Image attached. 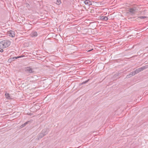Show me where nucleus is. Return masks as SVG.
<instances>
[{
  "mask_svg": "<svg viewBox=\"0 0 148 148\" xmlns=\"http://www.w3.org/2000/svg\"><path fill=\"white\" fill-rule=\"evenodd\" d=\"M49 130L47 128L43 129L42 131V133L44 134L45 135H46L49 132Z\"/></svg>",
  "mask_w": 148,
  "mask_h": 148,
  "instance_id": "obj_5",
  "label": "nucleus"
},
{
  "mask_svg": "<svg viewBox=\"0 0 148 148\" xmlns=\"http://www.w3.org/2000/svg\"><path fill=\"white\" fill-rule=\"evenodd\" d=\"M89 81V79L86 80L84 82H83L82 83L80 84V85H82L84 84H85L86 83H87V82H88V81Z\"/></svg>",
  "mask_w": 148,
  "mask_h": 148,
  "instance_id": "obj_14",
  "label": "nucleus"
},
{
  "mask_svg": "<svg viewBox=\"0 0 148 148\" xmlns=\"http://www.w3.org/2000/svg\"><path fill=\"white\" fill-rule=\"evenodd\" d=\"M29 121H27L24 124H23L21 125V127H23L25 126L26 125H27L29 123Z\"/></svg>",
  "mask_w": 148,
  "mask_h": 148,
  "instance_id": "obj_12",
  "label": "nucleus"
},
{
  "mask_svg": "<svg viewBox=\"0 0 148 148\" xmlns=\"http://www.w3.org/2000/svg\"><path fill=\"white\" fill-rule=\"evenodd\" d=\"M3 42L4 41H2V44H2L3 48H5V47Z\"/></svg>",
  "mask_w": 148,
  "mask_h": 148,
  "instance_id": "obj_21",
  "label": "nucleus"
},
{
  "mask_svg": "<svg viewBox=\"0 0 148 148\" xmlns=\"http://www.w3.org/2000/svg\"><path fill=\"white\" fill-rule=\"evenodd\" d=\"M25 71L26 72L31 73L34 72L32 69L30 67H27L25 69Z\"/></svg>",
  "mask_w": 148,
  "mask_h": 148,
  "instance_id": "obj_2",
  "label": "nucleus"
},
{
  "mask_svg": "<svg viewBox=\"0 0 148 148\" xmlns=\"http://www.w3.org/2000/svg\"><path fill=\"white\" fill-rule=\"evenodd\" d=\"M129 12L132 14H134L136 12V10L134 8H131L129 9Z\"/></svg>",
  "mask_w": 148,
  "mask_h": 148,
  "instance_id": "obj_11",
  "label": "nucleus"
},
{
  "mask_svg": "<svg viewBox=\"0 0 148 148\" xmlns=\"http://www.w3.org/2000/svg\"><path fill=\"white\" fill-rule=\"evenodd\" d=\"M0 51L1 52H3V49H1L0 50Z\"/></svg>",
  "mask_w": 148,
  "mask_h": 148,
  "instance_id": "obj_23",
  "label": "nucleus"
},
{
  "mask_svg": "<svg viewBox=\"0 0 148 148\" xmlns=\"http://www.w3.org/2000/svg\"><path fill=\"white\" fill-rule=\"evenodd\" d=\"M144 66L142 67L141 68H139L140 69V71H142L144 69Z\"/></svg>",
  "mask_w": 148,
  "mask_h": 148,
  "instance_id": "obj_19",
  "label": "nucleus"
},
{
  "mask_svg": "<svg viewBox=\"0 0 148 148\" xmlns=\"http://www.w3.org/2000/svg\"><path fill=\"white\" fill-rule=\"evenodd\" d=\"M2 44H2V41L0 42V49L3 48Z\"/></svg>",
  "mask_w": 148,
  "mask_h": 148,
  "instance_id": "obj_18",
  "label": "nucleus"
},
{
  "mask_svg": "<svg viewBox=\"0 0 148 148\" xmlns=\"http://www.w3.org/2000/svg\"><path fill=\"white\" fill-rule=\"evenodd\" d=\"M31 36L33 37H35L37 36V33L35 31H33L31 34Z\"/></svg>",
  "mask_w": 148,
  "mask_h": 148,
  "instance_id": "obj_7",
  "label": "nucleus"
},
{
  "mask_svg": "<svg viewBox=\"0 0 148 148\" xmlns=\"http://www.w3.org/2000/svg\"><path fill=\"white\" fill-rule=\"evenodd\" d=\"M84 3L85 5L89 6L92 5V2L89 0H86L84 1Z\"/></svg>",
  "mask_w": 148,
  "mask_h": 148,
  "instance_id": "obj_6",
  "label": "nucleus"
},
{
  "mask_svg": "<svg viewBox=\"0 0 148 148\" xmlns=\"http://www.w3.org/2000/svg\"><path fill=\"white\" fill-rule=\"evenodd\" d=\"M8 34H9L10 36L13 37L15 35L14 32L13 31H10L8 32Z\"/></svg>",
  "mask_w": 148,
  "mask_h": 148,
  "instance_id": "obj_4",
  "label": "nucleus"
},
{
  "mask_svg": "<svg viewBox=\"0 0 148 148\" xmlns=\"http://www.w3.org/2000/svg\"><path fill=\"white\" fill-rule=\"evenodd\" d=\"M93 49H91V50H89V51H88V52H90V51H91V50H92Z\"/></svg>",
  "mask_w": 148,
  "mask_h": 148,
  "instance_id": "obj_24",
  "label": "nucleus"
},
{
  "mask_svg": "<svg viewBox=\"0 0 148 148\" xmlns=\"http://www.w3.org/2000/svg\"><path fill=\"white\" fill-rule=\"evenodd\" d=\"M130 75H131L132 76H134V75H135L136 74V73H135L134 71H132V72H131L130 73Z\"/></svg>",
  "mask_w": 148,
  "mask_h": 148,
  "instance_id": "obj_15",
  "label": "nucleus"
},
{
  "mask_svg": "<svg viewBox=\"0 0 148 148\" xmlns=\"http://www.w3.org/2000/svg\"><path fill=\"white\" fill-rule=\"evenodd\" d=\"M135 73L136 74L140 72V69L139 68L137 69L136 70L134 71Z\"/></svg>",
  "mask_w": 148,
  "mask_h": 148,
  "instance_id": "obj_13",
  "label": "nucleus"
},
{
  "mask_svg": "<svg viewBox=\"0 0 148 148\" xmlns=\"http://www.w3.org/2000/svg\"><path fill=\"white\" fill-rule=\"evenodd\" d=\"M132 77V76L130 75V73L129 74L127 75L126 76V78H129Z\"/></svg>",
  "mask_w": 148,
  "mask_h": 148,
  "instance_id": "obj_20",
  "label": "nucleus"
},
{
  "mask_svg": "<svg viewBox=\"0 0 148 148\" xmlns=\"http://www.w3.org/2000/svg\"><path fill=\"white\" fill-rule=\"evenodd\" d=\"M5 97L8 99H12V98L10 97V96L9 95V94L7 92H5Z\"/></svg>",
  "mask_w": 148,
  "mask_h": 148,
  "instance_id": "obj_9",
  "label": "nucleus"
},
{
  "mask_svg": "<svg viewBox=\"0 0 148 148\" xmlns=\"http://www.w3.org/2000/svg\"><path fill=\"white\" fill-rule=\"evenodd\" d=\"M4 43L5 48L8 47L10 44L11 42L9 40H3Z\"/></svg>",
  "mask_w": 148,
  "mask_h": 148,
  "instance_id": "obj_3",
  "label": "nucleus"
},
{
  "mask_svg": "<svg viewBox=\"0 0 148 148\" xmlns=\"http://www.w3.org/2000/svg\"><path fill=\"white\" fill-rule=\"evenodd\" d=\"M26 6L27 7H29V3H26Z\"/></svg>",
  "mask_w": 148,
  "mask_h": 148,
  "instance_id": "obj_22",
  "label": "nucleus"
},
{
  "mask_svg": "<svg viewBox=\"0 0 148 148\" xmlns=\"http://www.w3.org/2000/svg\"><path fill=\"white\" fill-rule=\"evenodd\" d=\"M100 19L102 21H106L108 19V18L106 16H102L101 17Z\"/></svg>",
  "mask_w": 148,
  "mask_h": 148,
  "instance_id": "obj_10",
  "label": "nucleus"
},
{
  "mask_svg": "<svg viewBox=\"0 0 148 148\" xmlns=\"http://www.w3.org/2000/svg\"><path fill=\"white\" fill-rule=\"evenodd\" d=\"M147 17L146 16H141L138 17L140 19H145Z\"/></svg>",
  "mask_w": 148,
  "mask_h": 148,
  "instance_id": "obj_17",
  "label": "nucleus"
},
{
  "mask_svg": "<svg viewBox=\"0 0 148 148\" xmlns=\"http://www.w3.org/2000/svg\"><path fill=\"white\" fill-rule=\"evenodd\" d=\"M24 56H20L17 57H14L12 58H11L8 60V62H11L13 61H14V60H15V59H18L19 58L23 57Z\"/></svg>",
  "mask_w": 148,
  "mask_h": 148,
  "instance_id": "obj_1",
  "label": "nucleus"
},
{
  "mask_svg": "<svg viewBox=\"0 0 148 148\" xmlns=\"http://www.w3.org/2000/svg\"><path fill=\"white\" fill-rule=\"evenodd\" d=\"M45 135V134L43 133H42V132H41V133L39 134L38 136V139L41 138Z\"/></svg>",
  "mask_w": 148,
  "mask_h": 148,
  "instance_id": "obj_8",
  "label": "nucleus"
},
{
  "mask_svg": "<svg viewBox=\"0 0 148 148\" xmlns=\"http://www.w3.org/2000/svg\"><path fill=\"white\" fill-rule=\"evenodd\" d=\"M56 3V4H57L58 5H60L61 3V0H57Z\"/></svg>",
  "mask_w": 148,
  "mask_h": 148,
  "instance_id": "obj_16",
  "label": "nucleus"
}]
</instances>
